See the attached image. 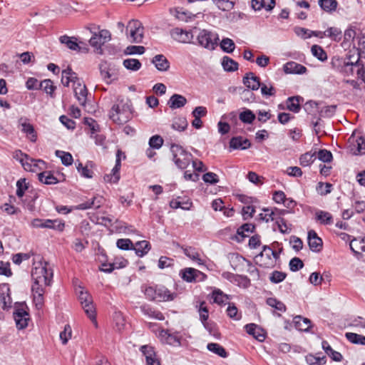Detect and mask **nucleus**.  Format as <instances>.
Listing matches in <instances>:
<instances>
[{
	"label": "nucleus",
	"instance_id": "56",
	"mask_svg": "<svg viewBox=\"0 0 365 365\" xmlns=\"http://www.w3.org/2000/svg\"><path fill=\"white\" fill-rule=\"evenodd\" d=\"M255 113L250 110H246L240 113L239 118L244 123H252L255 119Z\"/></svg>",
	"mask_w": 365,
	"mask_h": 365
},
{
	"label": "nucleus",
	"instance_id": "5",
	"mask_svg": "<svg viewBox=\"0 0 365 365\" xmlns=\"http://www.w3.org/2000/svg\"><path fill=\"white\" fill-rule=\"evenodd\" d=\"M78 300L80 301L83 309H84L86 314L88 317V318L93 322H95L96 325L97 324L96 322V309L93 304V299L91 294L84 292L83 290H81L78 294Z\"/></svg>",
	"mask_w": 365,
	"mask_h": 365
},
{
	"label": "nucleus",
	"instance_id": "24",
	"mask_svg": "<svg viewBox=\"0 0 365 365\" xmlns=\"http://www.w3.org/2000/svg\"><path fill=\"white\" fill-rule=\"evenodd\" d=\"M251 146L248 139H243L241 136L233 137L230 139V147L232 149L245 150Z\"/></svg>",
	"mask_w": 365,
	"mask_h": 365
},
{
	"label": "nucleus",
	"instance_id": "30",
	"mask_svg": "<svg viewBox=\"0 0 365 365\" xmlns=\"http://www.w3.org/2000/svg\"><path fill=\"white\" fill-rule=\"evenodd\" d=\"M38 180L46 185H56L58 180L53 175L51 171H44L38 175Z\"/></svg>",
	"mask_w": 365,
	"mask_h": 365
},
{
	"label": "nucleus",
	"instance_id": "6",
	"mask_svg": "<svg viewBox=\"0 0 365 365\" xmlns=\"http://www.w3.org/2000/svg\"><path fill=\"white\" fill-rule=\"evenodd\" d=\"M111 39V34L108 30L102 29L94 36H92L89 40L90 45L97 51H102V46Z\"/></svg>",
	"mask_w": 365,
	"mask_h": 365
},
{
	"label": "nucleus",
	"instance_id": "39",
	"mask_svg": "<svg viewBox=\"0 0 365 365\" xmlns=\"http://www.w3.org/2000/svg\"><path fill=\"white\" fill-rule=\"evenodd\" d=\"M217 8L223 11H229L234 8L235 0H212Z\"/></svg>",
	"mask_w": 365,
	"mask_h": 365
},
{
	"label": "nucleus",
	"instance_id": "44",
	"mask_svg": "<svg viewBox=\"0 0 365 365\" xmlns=\"http://www.w3.org/2000/svg\"><path fill=\"white\" fill-rule=\"evenodd\" d=\"M213 302L218 304H225L229 299L228 295L224 294L220 289H215L212 293Z\"/></svg>",
	"mask_w": 365,
	"mask_h": 365
},
{
	"label": "nucleus",
	"instance_id": "18",
	"mask_svg": "<svg viewBox=\"0 0 365 365\" xmlns=\"http://www.w3.org/2000/svg\"><path fill=\"white\" fill-rule=\"evenodd\" d=\"M284 71L286 73L292 74H304L307 71V68L297 62L289 61L283 66Z\"/></svg>",
	"mask_w": 365,
	"mask_h": 365
},
{
	"label": "nucleus",
	"instance_id": "51",
	"mask_svg": "<svg viewBox=\"0 0 365 365\" xmlns=\"http://www.w3.org/2000/svg\"><path fill=\"white\" fill-rule=\"evenodd\" d=\"M22 126V132L26 133L28 135H29V138L31 141L36 142L37 139V135L35 132L34 128L33 125L28 123H24L21 124Z\"/></svg>",
	"mask_w": 365,
	"mask_h": 365
},
{
	"label": "nucleus",
	"instance_id": "50",
	"mask_svg": "<svg viewBox=\"0 0 365 365\" xmlns=\"http://www.w3.org/2000/svg\"><path fill=\"white\" fill-rule=\"evenodd\" d=\"M123 64L127 69L135 71H138L142 66L140 61L135 58L125 59Z\"/></svg>",
	"mask_w": 365,
	"mask_h": 365
},
{
	"label": "nucleus",
	"instance_id": "31",
	"mask_svg": "<svg viewBox=\"0 0 365 365\" xmlns=\"http://www.w3.org/2000/svg\"><path fill=\"white\" fill-rule=\"evenodd\" d=\"M222 66L227 72H234L238 70L239 64L229 56H225L222 58Z\"/></svg>",
	"mask_w": 365,
	"mask_h": 365
},
{
	"label": "nucleus",
	"instance_id": "61",
	"mask_svg": "<svg viewBox=\"0 0 365 365\" xmlns=\"http://www.w3.org/2000/svg\"><path fill=\"white\" fill-rule=\"evenodd\" d=\"M318 159L324 163H330L333 160L332 153L326 149H321L318 152Z\"/></svg>",
	"mask_w": 365,
	"mask_h": 365
},
{
	"label": "nucleus",
	"instance_id": "29",
	"mask_svg": "<svg viewBox=\"0 0 365 365\" xmlns=\"http://www.w3.org/2000/svg\"><path fill=\"white\" fill-rule=\"evenodd\" d=\"M315 220L324 225H329L334 222L331 214L324 210H317L315 212Z\"/></svg>",
	"mask_w": 365,
	"mask_h": 365
},
{
	"label": "nucleus",
	"instance_id": "41",
	"mask_svg": "<svg viewBox=\"0 0 365 365\" xmlns=\"http://www.w3.org/2000/svg\"><path fill=\"white\" fill-rule=\"evenodd\" d=\"M346 339L352 344L365 346V336L353 332H347L345 334Z\"/></svg>",
	"mask_w": 365,
	"mask_h": 365
},
{
	"label": "nucleus",
	"instance_id": "7",
	"mask_svg": "<svg viewBox=\"0 0 365 365\" xmlns=\"http://www.w3.org/2000/svg\"><path fill=\"white\" fill-rule=\"evenodd\" d=\"M130 29V35L132 42L140 43L143 38V27L138 20H131L128 22L127 30Z\"/></svg>",
	"mask_w": 365,
	"mask_h": 365
},
{
	"label": "nucleus",
	"instance_id": "64",
	"mask_svg": "<svg viewBox=\"0 0 365 365\" xmlns=\"http://www.w3.org/2000/svg\"><path fill=\"white\" fill-rule=\"evenodd\" d=\"M232 282L237 284L240 287L247 288L250 284V280L245 275L237 274Z\"/></svg>",
	"mask_w": 365,
	"mask_h": 365
},
{
	"label": "nucleus",
	"instance_id": "37",
	"mask_svg": "<svg viewBox=\"0 0 365 365\" xmlns=\"http://www.w3.org/2000/svg\"><path fill=\"white\" fill-rule=\"evenodd\" d=\"M207 349L217 354V356H220V357H222V358H226L228 355L227 352L226 351V350L224 349V347L222 346H221L220 344H217V343H209L207 344Z\"/></svg>",
	"mask_w": 365,
	"mask_h": 365
},
{
	"label": "nucleus",
	"instance_id": "12",
	"mask_svg": "<svg viewBox=\"0 0 365 365\" xmlns=\"http://www.w3.org/2000/svg\"><path fill=\"white\" fill-rule=\"evenodd\" d=\"M122 155H123V158H125V155H124V153L120 150H118L116 153L115 165L114 168L112 169V175H107L106 176H105V180H108L113 182H117L119 180V171L121 166L120 156Z\"/></svg>",
	"mask_w": 365,
	"mask_h": 365
},
{
	"label": "nucleus",
	"instance_id": "19",
	"mask_svg": "<svg viewBox=\"0 0 365 365\" xmlns=\"http://www.w3.org/2000/svg\"><path fill=\"white\" fill-rule=\"evenodd\" d=\"M24 159L22 163H21L24 169L29 172H36V168L38 167L39 163L44 165L45 162L43 160H36L29 157V155H24Z\"/></svg>",
	"mask_w": 365,
	"mask_h": 365
},
{
	"label": "nucleus",
	"instance_id": "25",
	"mask_svg": "<svg viewBox=\"0 0 365 365\" xmlns=\"http://www.w3.org/2000/svg\"><path fill=\"white\" fill-rule=\"evenodd\" d=\"M143 314L148 316L150 318L155 319L158 320H163L165 319L163 313L153 308L149 304H143L140 307Z\"/></svg>",
	"mask_w": 365,
	"mask_h": 365
},
{
	"label": "nucleus",
	"instance_id": "60",
	"mask_svg": "<svg viewBox=\"0 0 365 365\" xmlns=\"http://www.w3.org/2000/svg\"><path fill=\"white\" fill-rule=\"evenodd\" d=\"M116 246L122 250H133V244L130 239H118L116 242Z\"/></svg>",
	"mask_w": 365,
	"mask_h": 365
},
{
	"label": "nucleus",
	"instance_id": "21",
	"mask_svg": "<svg viewBox=\"0 0 365 365\" xmlns=\"http://www.w3.org/2000/svg\"><path fill=\"white\" fill-rule=\"evenodd\" d=\"M73 91L79 103L82 106H85L88 95V90L86 85L81 84L80 82L77 83L76 85L74 86Z\"/></svg>",
	"mask_w": 365,
	"mask_h": 365
},
{
	"label": "nucleus",
	"instance_id": "3",
	"mask_svg": "<svg viewBox=\"0 0 365 365\" xmlns=\"http://www.w3.org/2000/svg\"><path fill=\"white\" fill-rule=\"evenodd\" d=\"M197 44L209 51H213L218 45V34L210 31L202 29L197 36Z\"/></svg>",
	"mask_w": 365,
	"mask_h": 365
},
{
	"label": "nucleus",
	"instance_id": "27",
	"mask_svg": "<svg viewBox=\"0 0 365 365\" xmlns=\"http://www.w3.org/2000/svg\"><path fill=\"white\" fill-rule=\"evenodd\" d=\"M294 327L297 329L302 331H308L311 327V321L307 319L302 317L300 315L296 316L293 319Z\"/></svg>",
	"mask_w": 365,
	"mask_h": 365
},
{
	"label": "nucleus",
	"instance_id": "57",
	"mask_svg": "<svg viewBox=\"0 0 365 365\" xmlns=\"http://www.w3.org/2000/svg\"><path fill=\"white\" fill-rule=\"evenodd\" d=\"M287 277V273L281 271H274L269 275V280L273 284L282 282Z\"/></svg>",
	"mask_w": 365,
	"mask_h": 365
},
{
	"label": "nucleus",
	"instance_id": "35",
	"mask_svg": "<svg viewBox=\"0 0 365 365\" xmlns=\"http://www.w3.org/2000/svg\"><path fill=\"white\" fill-rule=\"evenodd\" d=\"M45 228L52 229L58 232H62L65 228V223L63 220H45Z\"/></svg>",
	"mask_w": 365,
	"mask_h": 365
},
{
	"label": "nucleus",
	"instance_id": "34",
	"mask_svg": "<svg viewBox=\"0 0 365 365\" xmlns=\"http://www.w3.org/2000/svg\"><path fill=\"white\" fill-rule=\"evenodd\" d=\"M40 89L43 90L51 98L55 97L56 86L53 85V82L51 79H45L40 81Z\"/></svg>",
	"mask_w": 365,
	"mask_h": 365
},
{
	"label": "nucleus",
	"instance_id": "58",
	"mask_svg": "<svg viewBox=\"0 0 365 365\" xmlns=\"http://www.w3.org/2000/svg\"><path fill=\"white\" fill-rule=\"evenodd\" d=\"M336 110V105L327 106L321 109L319 115L323 118H331L335 114Z\"/></svg>",
	"mask_w": 365,
	"mask_h": 365
},
{
	"label": "nucleus",
	"instance_id": "45",
	"mask_svg": "<svg viewBox=\"0 0 365 365\" xmlns=\"http://www.w3.org/2000/svg\"><path fill=\"white\" fill-rule=\"evenodd\" d=\"M266 303L269 307H273L278 311L284 312L287 310V307H286L285 304L282 302L277 299L276 298H274V297L267 298L266 300Z\"/></svg>",
	"mask_w": 365,
	"mask_h": 365
},
{
	"label": "nucleus",
	"instance_id": "2",
	"mask_svg": "<svg viewBox=\"0 0 365 365\" xmlns=\"http://www.w3.org/2000/svg\"><path fill=\"white\" fill-rule=\"evenodd\" d=\"M170 150L172 153V159L175 165L181 170L186 169L192 160V154L187 152L182 146L175 143L170 145Z\"/></svg>",
	"mask_w": 365,
	"mask_h": 365
},
{
	"label": "nucleus",
	"instance_id": "38",
	"mask_svg": "<svg viewBox=\"0 0 365 365\" xmlns=\"http://www.w3.org/2000/svg\"><path fill=\"white\" fill-rule=\"evenodd\" d=\"M99 70L101 77L107 83L112 82L111 77L113 74L110 73V69L106 62H102L99 64Z\"/></svg>",
	"mask_w": 365,
	"mask_h": 365
},
{
	"label": "nucleus",
	"instance_id": "8",
	"mask_svg": "<svg viewBox=\"0 0 365 365\" xmlns=\"http://www.w3.org/2000/svg\"><path fill=\"white\" fill-rule=\"evenodd\" d=\"M170 34L173 40L181 43H191L193 38L191 31H187L179 27L171 29Z\"/></svg>",
	"mask_w": 365,
	"mask_h": 365
},
{
	"label": "nucleus",
	"instance_id": "9",
	"mask_svg": "<svg viewBox=\"0 0 365 365\" xmlns=\"http://www.w3.org/2000/svg\"><path fill=\"white\" fill-rule=\"evenodd\" d=\"M13 315L19 329H25L28 326L29 314L22 305L15 308Z\"/></svg>",
	"mask_w": 365,
	"mask_h": 365
},
{
	"label": "nucleus",
	"instance_id": "28",
	"mask_svg": "<svg viewBox=\"0 0 365 365\" xmlns=\"http://www.w3.org/2000/svg\"><path fill=\"white\" fill-rule=\"evenodd\" d=\"M302 101L303 98L299 96L289 97L287 100V108L292 112L299 113L301 110Z\"/></svg>",
	"mask_w": 365,
	"mask_h": 365
},
{
	"label": "nucleus",
	"instance_id": "55",
	"mask_svg": "<svg viewBox=\"0 0 365 365\" xmlns=\"http://www.w3.org/2000/svg\"><path fill=\"white\" fill-rule=\"evenodd\" d=\"M305 359L309 365H322L327 361L326 356L317 357L313 354L307 355Z\"/></svg>",
	"mask_w": 365,
	"mask_h": 365
},
{
	"label": "nucleus",
	"instance_id": "49",
	"mask_svg": "<svg viewBox=\"0 0 365 365\" xmlns=\"http://www.w3.org/2000/svg\"><path fill=\"white\" fill-rule=\"evenodd\" d=\"M184 254L192 260L197 261L199 264L203 263V261L200 258V255L195 248L189 247L183 249Z\"/></svg>",
	"mask_w": 365,
	"mask_h": 365
},
{
	"label": "nucleus",
	"instance_id": "43",
	"mask_svg": "<svg viewBox=\"0 0 365 365\" xmlns=\"http://www.w3.org/2000/svg\"><path fill=\"white\" fill-rule=\"evenodd\" d=\"M316 154L317 152L314 151L313 153H312L311 152H307L302 155L299 158L300 165L303 167L310 165L315 160Z\"/></svg>",
	"mask_w": 365,
	"mask_h": 365
},
{
	"label": "nucleus",
	"instance_id": "20",
	"mask_svg": "<svg viewBox=\"0 0 365 365\" xmlns=\"http://www.w3.org/2000/svg\"><path fill=\"white\" fill-rule=\"evenodd\" d=\"M245 329L248 334L253 336L258 341H263L265 339V334L258 325L248 324L245 325Z\"/></svg>",
	"mask_w": 365,
	"mask_h": 365
},
{
	"label": "nucleus",
	"instance_id": "62",
	"mask_svg": "<svg viewBox=\"0 0 365 365\" xmlns=\"http://www.w3.org/2000/svg\"><path fill=\"white\" fill-rule=\"evenodd\" d=\"M289 266L292 272H297L303 268L304 263L301 259L295 257L289 261Z\"/></svg>",
	"mask_w": 365,
	"mask_h": 365
},
{
	"label": "nucleus",
	"instance_id": "48",
	"mask_svg": "<svg viewBox=\"0 0 365 365\" xmlns=\"http://www.w3.org/2000/svg\"><path fill=\"white\" fill-rule=\"evenodd\" d=\"M262 210L264 212H269V217H271V221L274 220H278V217H282V215H284L289 212L287 210H281L278 208L269 209V208H263Z\"/></svg>",
	"mask_w": 365,
	"mask_h": 365
},
{
	"label": "nucleus",
	"instance_id": "53",
	"mask_svg": "<svg viewBox=\"0 0 365 365\" xmlns=\"http://www.w3.org/2000/svg\"><path fill=\"white\" fill-rule=\"evenodd\" d=\"M141 290L144 293L147 299H148L150 301H155V296L156 294L155 285H154V286L143 285L141 287Z\"/></svg>",
	"mask_w": 365,
	"mask_h": 365
},
{
	"label": "nucleus",
	"instance_id": "11",
	"mask_svg": "<svg viewBox=\"0 0 365 365\" xmlns=\"http://www.w3.org/2000/svg\"><path fill=\"white\" fill-rule=\"evenodd\" d=\"M159 337L163 343L178 346H180V337L177 334H171L168 330L162 329L159 333Z\"/></svg>",
	"mask_w": 365,
	"mask_h": 365
},
{
	"label": "nucleus",
	"instance_id": "15",
	"mask_svg": "<svg viewBox=\"0 0 365 365\" xmlns=\"http://www.w3.org/2000/svg\"><path fill=\"white\" fill-rule=\"evenodd\" d=\"M140 351L145 356L147 365H160V361L156 357L154 348L148 345L142 346Z\"/></svg>",
	"mask_w": 365,
	"mask_h": 365
},
{
	"label": "nucleus",
	"instance_id": "59",
	"mask_svg": "<svg viewBox=\"0 0 365 365\" xmlns=\"http://www.w3.org/2000/svg\"><path fill=\"white\" fill-rule=\"evenodd\" d=\"M28 189V185L25 178H21L16 182V194L19 197H22L25 191Z\"/></svg>",
	"mask_w": 365,
	"mask_h": 365
},
{
	"label": "nucleus",
	"instance_id": "33",
	"mask_svg": "<svg viewBox=\"0 0 365 365\" xmlns=\"http://www.w3.org/2000/svg\"><path fill=\"white\" fill-rule=\"evenodd\" d=\"M133 250H135V254L138 257H143L150 250V242L146 240L139 241L135 243V245L133 246Z\"/></svg>",
	"mask_w": 365,
	"mask_h": 365
},
{
	"label": "nucleus",
	"instance_id": "16",
	"mask_svg": "<svg viewBox=\"0 0 365 365\" xmlns=\"http://www.w3.org/2000/svg\"><path fill=\"white\" fill-rule=\"evenodd\" d=\"M244 85L252 91H257L261 86V82L259 77L252 72H248L243 78Z\"/></svg>",
	"mask_w": 365,
	"mask_h": 365
},
{
	"label": "nucleus",
	"instance_id": "54",
	"mask_svg": "<svg viewBox=\"0 0 365 365\" xmlns=\"http://www.w3.org/2000/svg\"><path fill=\"white\" fill-rule=\"evenodd\" d=\"M187 125L188 123L186 118L184 117H180L174 120L172 124V128L178 131H183L187 128Z\"/></svg>",
	"mask_w": 365,
	"mask_h": 365
},
{
	"label": "nucleus",
	"instance_id": "10",
	"mask_svg": "<svg viewBox=\"0 0 365 365\" xmlns=\"http://www.w3.org/2000/svg\"><path fill=\"white\" fill-rule=\"evenodd\" d=\"M156 294L155 296L157 302L173 301L177 297V293L171 292L163 285H155Z\"/></svg>",
	"mask_w": 365,
	"mask_h": 365
},
{
	"label": "nucleus",
	"instance_id": "1",
	"mask_svg": "<svg viewBox=\"0 0 365 365\" xmlns=\"http://www.w3.org/2000/svg\"><path fill=\"white\" fill-rule=\"evenodd\" d=\"M109 117L115 123L124 124L132 117V108L123 101H120L112 106Z\"/></svg>",
	"mask_w": 365,
	"mask_h": 365
},
{
	"label": "nucleus",
	"instance_id": "36",
	"mask_svg": "<svg viewBox=\"0 0 365 365\" xmlns=\"http://www.w3.org/2000/svg\"><path fill=\"white\" fill-rule=\"evenodd\" d=\"M325 37H328L334 41L339 42L342 38V32L339 28L329 27L325 31Z\"/></svg>",
	"mask_w": 365,
	"mask_h": 365
},
{
	"label": "nucleus",
	"instance_id": "13",
	"mask_svg": "<svg viewBox=\"0 0 365 365\" xmlns=\"http://www.w3.org/2000/svg\"><path fill=\"white\" fill-rule=\"evenodd\" d=\"M103 198L101 196H94L91 200H88L84 202H82L76 206L73 207L74 210H84L91 208L98 209L101 207L103 204Z\"/></svg>",
	"mask_w": 365,
	"mask_h": 365
},
{
	"label": "nucleus",
	"instance_id": "17",
	"mask_svg": "<svg viewBox=\"0 0 365 365\" xmlns=\"http://www.w3.org/2000/svg\"><path fill=\"white\" fill-rule=\"evenodd\" d=\"M181 277L183 280L187 282H193L197 281V278L199 276L202 277V279L206 277V275L194 268H186L180 272Z\"/></svg>",
	"mask_w": 365,
	"mask_h": 365
},
{
	"label": "nucleus",
	"instance_id": "47",
	"mask_svg": "<svg viewBox=\"0 0 365 365\" xmlns=\"http://www.w3.org/2000/svg\"><path fill=\"white\" fill-rule=\"evenodd\" d=\"M56 155L61 158L62 164L65 166L71 165L73 162V156L70 153L56 150Z\"/></svg>",
	"mask_w": 365,
	"mask_h": 365
},
{
	"label": "nucleus",
	"instance_id": "23",
	"mask_svg": "<svg viewBox=\"0 0 365 365\" xmlns=\"http://www.w3.org/2000/svg\"><path fill=\"white\" fill-rule=\"evenodd\" d=\"M152 63L155 64V68L160 71H167L170 68V62L163 54H158L152 59Z\"/></svg>",
	"mask_w": 365,
	"mask_h": 365
},
{
	"label": "nucleus",
	"instance_id": "46",
	"mask_svg": "<svg viewBox=\"0 0 365 365\" xmlns=\"http://www.w3.org/2000/svg\"><path fill=\"white\" fill-rule=\"evenodd\" d=\"M311 51L312 55L321 61H324L327 59V53L320 46L313 45L311 48Z\"/></svg>",
	"mask_w": 365,
	"mask_h": 365
},
{
	"label": "nucleus",
	"instance_id": "22",
	"mask_svg": "<svg viewBox=\"0 0 365 365\" xmlns=\"http://www.w3.org/2000/svg\"><path fill=\"white\" fill-rule=\"evenodd\" d=\"M59 41L61 43L66 44V46L73 51H87L88 48H82L77 43V38L76 37H69L66 35L60 37Z\"/></svg>",
	"mask_w": 365,
	"mask_h": 365
},
{
	"label": "nucleus",
	"instance_id": "63",
	"mask_svg": "<svg viewBox=\"0 0 365 365\" xmlns=\"http://www.w3.org/2000/svg\"><path fill=\"white\" fill-rule=\"evenodd\" d=\"M163 144V139L160 135H153L149 140V145L153 149H159Z\"/></svg>",
	"mask_w": 365,
	"mask_h": 365
},
{
	"label": "nucleus",
	"instance_id": "52",
	"mask_svg": "<svg viewBox=\"0 0 365 365\" xmlns=\"http://www.w3.org/2000/svg\"><path fill=\"white\" fill-rule=\"evenodd\" d=\"M220 47L224 52L231 53L235 48V44L232 39L224 38L220 43Z\"/></svg>",
	"mask_w": 365,
	"mask_h": 365
},
{
	"label": "nucleus",
	"instance_id": "4",
	"mask_svg": "<svg viewBox=\"0 0 365 365\" xmlns=\"http://www.w3.org/2000/svg\"><path fill=\"white\" fill-rule=\"evenodd\" d=\"M47 262L44 265L36 267L32 269L31 277L34 282H43L45 286L50 285L53 277V271L47 268Z\"/></svg>",
	"mask_w": 365,
	"mask_h": 365
},
{
	"label": "nucleus",
	"instance_id": "40",
	"mask_svg": "<svg viewBox=\"0 0 365 365\" xmlns=\"http://www.w3.org/2000/svg\"><path fill=\"white\" fill-rule=\"evenodd\" d=\"M255 225L252 223H245L241 225L237 230V234L241 237V240H238V241L242 240L245 237H247L245 234V232H255Z\"/></svg>",
	"mask_w": 365,
	"mask_h": 365
},
{
	"label": "nucleus",
	"instance_id": "32",
	"mask_svg": "<svg viewBox=\"0 0 365 365\" xmlns=\"http://www.w3.org/2000/svg\"><path fill=\"white\" fill-rule=\"evenodd\" d=\"M318 4L324 11L329 14L335 11L338 6L336 0H319Z\"/></svg>",
	"mask_w": 365,
	"mask_h": 365
},
{
	"label": "nucleus",
	"instance_id": "14",
	"mask_svg": "<svg viewBox=\"0 0 365 365\" xmlns=\"http://www.w3.org/2000/svg\"><path fill=\"white\" fill-rule=\"evenodd\" d=\"M308 245L312 252H319L322 250V240L317 236V234L313 230L308 232Z\"/></svg>",
	"mask_w": 365,
	"mask_h": 365
},
{
	"label": "nucleus",
	"instance_id": "42",
	"mask_svg": "<svg viewBox=\"0 0 365 365\" xmlns=\"http://www.w3.org/2000/svg\"><path fill=\"white\" fill-rule=\"evenodd\" d=\"M269 251V253L266 254L267 257L269 259H271V256H272L275 259H278L279 258V253L282 251V248L279 250V252H277L270 248L268 245H264L262 247V251L256 256V259H261L264 256V252Z\"/></svg>",
	"mask_w": 365,
	"mask_h": 365
},
{
	"label": "nucleus",
	"instance_id": "26",
	"mask_svg": "<svg viewBox=\"0 0 365 365\" xmlns=\"http://www.w3.org/2000/svg\"><path fill=\"white\" fill-rule=\"evenodd\" d=\"M187 103L185 96L180 94H173L169 99L168 105L172 109H177L183 107Z\"/></svg>",
	"mask_w": 365,
	"mask_h": 365
}]
</instances>
